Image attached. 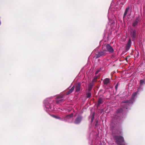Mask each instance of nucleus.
<instances>
[{"instance_id":"14","label":"nucleus","mask_w":145,"mask_h":145,"mask_svg":"<svg viewBox=\"0 0 145 145\" xmlns=\"http://www.w3.org/2000/svg\"><path fill=\"white\" fill-rule=\"evenodd\" d=\"M138 23V21L137 20L135 21L133 24V26H135Z\"/></svg>"},{"instance_id":"19","label":"nucleus","mask_w":145,"mask_h":145,"mask_svg":"<svg viewBox=\"0 0 145 145\" xmlns=\"http://www.w3.org/2000/svg\"><path fill=\"white\" fill-rule=\"evenodd\" d=\"M99 123V122L98 121H97L96 122L95 125H97Z\"/></svg>"},{"instance_id":"21","label":"nucleus","mask_w":145,"mask_h":145,"mask_svg":"<svg viewBox=\"0 0 145 145\" xmlns=\"http://www.w3.org/2000/svg\"><path fill=\"white\" fill-rule=\"evenodd\" d=\"M117 85H116V86H115V88H116V89H117Z\"/></svg>"},{"instance_id":"2","label":"nucleus","mask_w":145,"mask_h":145,"mask_svg":"<svg viewBox=\"0 0 145 145\" xmlns=\"http://www.w3.org/2000/svg\"><path fill=\"white\" fill-rule=\"evenodd\" d=\"M107 51L106 50H103L99 52L96 55V57L98 58L101 56H104L107 54Z\"/></svg>"},{"instance_id":"4","label":"nucleus","mask_w":145,"mask_h":145,"mask_svg":"<svg viewBox=\"0 0 145 145\" xmlns=\"http://www.w3.org/2000/svg\"><path fill=\"white\" fill-rule=\"evenodd\" d=\"M81 85L80 83H78L76 85L75 89L76 91H79L80 89Z\"/></svg>"},{"instance_id":"15","label":"nucleus","mask_w":145,"mask_h":145,"mask_svg":"<svg viewBox=\"0 0 145 145\" xmlns=\"http://www.w3.org/2000/svg\"><path fill=\"white\" fill-rule=\"evenodd\" d=\"M63 100L62 99H58L57 101V103H59L63 102Z\"/></svg>"},{"instance_id":"17","label":"nucleus","mask_w":145,"mask_h":145,"mask_svg":"<svg viewBox=\"0 0 145 145\" xmlns=\"http://www.w3.org/2000/svg\"><path fill=\"white\" fill-rule=\"evenodd\" d=\"M143 84H144V81L141 80L140 81V84L141 85H142Z\"/></svg>"},{"instance_id":"9","label":"nucleus","mask_w":145,"mask_h":145,"mask_svg":"<svg viewBox=\"0 0 145 145\" xmlns=\"http://www.w3.org/2000/svg\"><path fill=\"white\" fill-rule=\"evenodd\" d=\"M109 82V79L108 78L105 79L104 81V84H107Z\"/></svg>"},{"instance_id":"16","label":"nucleus","mask_w":145,"mask_h":145,"mask_svg":"<svg viewBox=\"0 0 145 145\" xmlns=\"http://www.w3.org/2000/svg\"><path fill=\"white\" fill-rule=\"evenodd\" d=\"M94 114L93 113L92 114V118H91V121L92 122L93 121V120H94Z\"/></svg>"},{"instance_id":"20","label":"nucleus","mask_w":145,"mask_h":145,"mask_svg":"<svg viewBox=\"0 0 145 145\" xmlns=\"http://www.w3.org/2000/svg\"><path fill=\"white\" fill-rule=\"evenodd\" d=\"M54 116V117H55V118H58V117H57V116Z\"/></svg>"},{"instance_id":"10","label":"nucleus","mask_w":145,"mask_h":145,"mask_svg":"<svg viewBox=\"0 0 145 145\" xmlns=\"http://www.w3.org/2000/svg\"><path fill=\"white\" fill-rule=\"evenodd\" d=\"M103 102V99L101 98H100L99 99L98 104V105H100L101 104H102Z\"/></svg>"},{"instance_id":"22","label":"nucleus","mask_w":145,"mask_h":145,"mask_svg":"<svg viewBox=\"0 0 145 145\" xmlns=\"http://www.w3.org/2000/svg\"><path fill=\"white\" fill-rule=\"evenodd\" d=\"M97 73H98V72H96L95 74H97Z\"/></svg>"},{"instance_id":"3","label":"nucleus","mask_w":145,"mask_h":145,"mask_svg":"<svg viewBox=\"0 0 145 145\" xmlns=\"http://www.w3.org/2000/svg\"><path fill=\"white\" fill-rule=\"evenodd\" d=\"M106 47L107 50L110 53H113L114 52V50L112 47L108 44H107L106 45Z\"/></svg>"},{"instance_id":"5","label":"nucleus","mask_w":145,"mask_h":145,"mask_svg":"<svg viewBox=\"0 0 145 145\" xmlns=\"http://www.w3.org/2000/svg\"><path fill=\"white\" fill-rule=\"evenodd\" d=\"M81 119L82 118L81 117L77 118L75 121V123L76 124L79 123L81 121Z\"/></svg>"},{"instance_id":"7","label":"nucleus","mask_w":145,"mask_h":145,"mask_svg":"<svg viewBox=\"0 0 145 145\" xmlns=\"http://www.w3.org/2000/svg\"><path fill=\"white\" fill-rule=\"evenodd\" d=\"M74 86H73L71 89L69 90L68 91H67L66 93V95H69L74 90Z\"/></svg>"},{"instance_id":"8","label":"nucleus","mask_w":145,"mask_h":145,"mask_svg":"<svg viewBox=\"0 0 145 145\" xmlns=\"http://www.w3.org/2000/svg\"><path fill=\"white\" fill-rule=\"evenodd\" d=\"M136 31L135 30H133L132 32H131V36L133 38H134L135 37L136 34Z\"/></svg>"},{"instance_id":"12","label":"nucleus","mask_w":145,"mask_h":145,"mask_svg":"<svg viewBox=\"0 0 145 145\" xmlns=\"http://www.w3.org/2000/svg\"><path fill=\"white\" fill-rule=\"evenodd\" d=\"M72 116V114H71L70 115L67 116L65 117V120L69 119V118H71Z\"/></svg>"},{"instance_id":"1","label":"nucleus","mask_w":145,"mask_h":145,"mask_svg":"<svg viewBox=\"0 0 145 145\" xmlns=\"http://www.w3.org/2000/svg\"><path fill=\"white\" fill-rule=\"evenodd\" d=\"M114 138L116 140V142L119 145H124V144H121L124 141L123 138L122 137L120 136H116Z\"/></svg>"},{"instance_id":"13","label":"nucleus","mask_w":145,"mask_h":145,"mask_svg":"<svg viewBox=\"0 0 145 145\" xmlns=\"http://www.w3.org/2000/svg\"><path fill=\"white\" fill-rule=\"evenodd\" d=\"M129 9V8H126V9L125 10V12H124V14L123 18H124L126 16V14H127V12L128 10Z\"/></svg>"},{"instance_id":"18","label":"nucleus","mask_w":145,"mask_h":145,"mask_svg":"<svg viewBox=\"0 0 145 145\" xmlns=\"http://www.w3.org/2000/svg\"><path fill=\"white\" fill-rule=\"evenodd\" d=\"M91 94L90 93H88L87 94V97L89 98L91 97Z\"/></svg>"},{"instance_id":"11","label":"nucleus","mask_w":145,"mask_h":145,"mask_svg":"<svg viewBox=\"0 0 145 145\" xmlns=\"http://www.w3.org/2000/svg\"><path fill=\"white\" fill-rule=\"evenodd\" d=\"M138 91L137 90L136 92L133 93L132 95V97L133 98H134L138 94Z\"/></svg>"},{"instance_id":"6","label":"nucleus","mask_w":145,"mask_h":145,"mask_svg":"<svg viewBox=\"0 0 145 145\" xmlns=\"http://www.w3.org/2000/svg\"><path fill=\"white\" fill-rule=\"evenodd\" d=\"M131 41L130 39H129L126 46V49L127 50L129 49L131 46Z\"/></svg>"}]
</instances>
